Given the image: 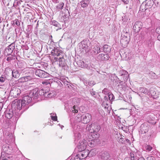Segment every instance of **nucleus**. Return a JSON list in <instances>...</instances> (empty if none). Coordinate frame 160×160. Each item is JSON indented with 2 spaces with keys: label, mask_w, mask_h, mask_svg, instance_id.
<instances>
[{
  "label": "nucleus",
  "mask_w": 160,
  "mask_h": 160,
  "mask_svg": "<svg viewBox=\"0 0 160 160\" xmlns=\"http://www.w3.org/2000/svg\"><path fill=\"white\" fill-rule=\"evenodd\" d=\"M123 56H125L126 59H130L133 58V55L131 52H125Z\"/></svg>",
  "instance_id": "24"
},
{
  "label": "nucleus",
  "mask_w": 160,
  "mask_h": 160,
  "mask_svg": "<svg viewBox=\"0 0 160 160\" xmlns=\"http://www.w3.org/2000/svg\"><path fill=\"white\" fill-rule=\"evenodd\" d=\"M102 158L103 159H107L109 157V156L107 152H104L102 154Z\"/></svg>",
  "instance_id": "38"
},
{
  "label": "nucleus",
  "mask_w": 160,
  "mask_h": 160,
  "mask_svg": "<svg viewBox=\"0 0 160 160\" xmlns=\"http://www.w3.org/2000/svg\"><path fill=\"white\" fill-rule=\"evenodd\" d=\"M147 160H155V158L153 157H148L147 158Z\"/></svg>",
  "instance_id": "53"
},
{
  "label": "nucleus",
  "mask_w": 160,
  "mask_h": 160,
  "mask_svg": "<svg viewBox=\"0 0 160 160\" xmlns=\"http://www.w3.org/2000/svg\"><path fill=\"white\" fill-rule=\"evenodd\" d=\"M109 92H108V90L107 88H104L102 91V93L104 94H108V93H109Z\"/></svg>",
  "instance_id": "47"
},
{
  "label": "nucleus",
  "mask_w": 160,
  "mask_h": 160,
  "mask_svg": "<svg viewBox=\"0 0 160 160\" xmlns=\"http://www.w3.org/2000/svg\"><path fill=\"white\" fill-rule=\"evenodd\" d=\"M81 3V6L83 8L87 7L89 3L88 0H83L82 1Z\"/></svg>",
  "instance_id": "29"
},
{
  "label": "nucleus",
  "mask_w": 160,
  "mask_h": 160,
  "mask_svg": "<svg viewBox=\"0 0 160 160\" xmlns=\"http://www.w3.org/2000/svg\"><path fill=\"white\" fill-rule=\"evenodd\" d=\"M79 152L78 154L79 156L80 159H83L87 157L88 155V150H85L82 151H79Z\"/></svg>",
  "instance_id": "12"
},
{
  "label": "nucleus",
  "mask_w": 160,
  "mask_h": 160,
  "mask_svg": "<svg viewBox=\"0 0 160 160\" xmlns=\"http://www.w3.org/2000/svg\"><path fill=\"white\" fill-rule=\"evenodd\" d=\"M6 117L8 119H11L13 117V113L12 111L7 110L5 112Z\"/></svg>",
  "instance_id": "19"
},
{
  "label": "nucleus",
  "mask_w": 160,
  "mask_h": 160,
  "mask_svg": "<svg viewBox=\"0 0 160 160\" xmlns=\"http://www.w3.org/2000/svg\"><path fill=\"white\" fill-rule=\"evenodd\" d=\"M103 49L104 52L106 53L110 52L111 51L110 47L107 45H104Z\"/></svg>",
  "instance_id": "26"
},
{
  "label": "nucleus",
  "mask_w": 160,
  "mask_h": 160,
  "mask_svg": "<svg viewBox=\"0 0 160 160\" xmlns=\"http://www.w3.org/2000/svg\"><path fill=\"white\" fill-rule=\"evenodd\" d=\"M150 77L152 79H156L157 78V76L156 74L153 72H151L149 74Z\"/></svg>",
  "instance_id": "41"
},
{
  "label": "nucleus",
  "mask_w": 160,
  "mask_h": 160,
  "mask_svg": "<svg viewBox=\"0 0 160 160\" xmlns=\"http://www.w3.org/2000/svg\"><path fill=\"white\" fill-rule=\"evenodd\" d=\"M20 90L18 88L13 87L12 88L10 92V95L13 97H17L20 93Z\"/></svg>",
  "instance_id": "10"
},
{
  "label": "nucleus",
  "mask_w": 160,
  "mask_h": 160,
  "mask_svg": "<svg viewBox=\"0 0 160 160\" xmlns=\"http://www.w3.org/2000/svg\"><path fill=\"white\" fill-rule=\"evenodd\" d=\"M142 22L138 21L135 22L133 27V29L135 32H138L142 28Z\"/></svg>",
  "instance_id": "14"
},
{
  "label": "nucleus",
  "mask_w": 160,
  "mask_h": 160,
  "mask_svg": "<svg viewBox=\"0 0 160 160\" xmlns=\"http://www.w3.org/2000/svg\"><path fill=\"white\" fill-rule=\"evenodd\" d=\"M131 160H138L139 158L138 156V152H132L130 153Z\"/></svg>",
  "instance_id": "17"
},
{
  "label": "nucleus",
  "mask_w": 160,
  "mask_h": 160,
  "mask_svg": "<svg viewBox=\"0 0 160 160\" xmlns=\"http://www.w3.org/2000/svg\"><path fill=\"white\" fill-rule=\"evenodd\" d=\"M15 57L14 56H12L11 55L10 56L8 57L7 58V60L8 61H10L13 59H15Z\"/></svg>",
  "instance_id": "42"
},
{
  "label": "nucleus",
  "mask_w": 160,
  "mask_h": 160,
  "mask_svg": "<svg viewBox=\"0 0 160 160\" xmlns=\"http://www.w3.org/2000/svg\"><path fill=\"white\" fill-rule=\"evenodd\" d=\"M122 82V81H121V82H120L118 78H116V79L114 80L113 81V84L116 86H119L120 85H122L121 83Z\"/></svg>",
  "instance_id": "28"
},
{
  "label": "nucleus",
  "mask_w": 160,
  "mask_h": 160,
  "mask_svg": "<svg viewBox=\"0 0 160 160\" xmlns=\"http://www.w3.org/2000/svg\"><path fill=\"white\" fill-rule=\"evenodd\" d=\"M32 79V78L30 76H27L26 77H22L18 79L19 82H26L29 80H30Z\"/></svg>",
  "instance_id": "20"
},
{
  "label": "nucleus",
  "mask_w": 160,
  "mask_h": 160,
  "mask_svg": "<svg viewBox=\"0 0 160 160\" xmlns=\"http://www.w3.org/2000/svg\"><path fill=\"white\" fill-rule=\"evenodd\" d=\"M87 144H88L87 141L84 139L80 140L78 145V150L80 151L84 150Z\"/></svg>",
  "instance_id": "7"
},
{
  "label": "nucleus",
  "mask_w": 160,
  "mask_h": 160,
  "mask_svg": "<svg viewBox=\"0 0 160 160\" xmlns=\"http://www.w3.org/2000/svg\"><path fill=\"white\" fill-rule=\"evenodd\" d=\"M108 97H107V96H105L104 97V101L106 102L107 100L109 101V100H108Z\"/></svg>",
  "instance_id": "59"
},
{
  "label": "nucleus",
  "mask_w": 160,
  "mask_h": 160,
  "mask_svg": "<svg viewBox=\"0 0 160 160\" xmlns=\"http://www.w3.org/2000/svg\"><path fill=\"white\" fill-rule=\"evenodd\" d=\"M149 42H150V44H151L152 45V44H153V42H151L150 41H149Z\"/></svg>",
  "instance_id": "64"
},
{
  "label": "nucleus",
  "mask_w": 160,
  "mask_h": 160,
  "mask_svg": "<svg viewBox=\"0 0 160 160\" xmlns=\"http://www.w3.org/2000/svg\"><path fill=\"white\" fill-rule=\"evenodd\" d=\"M88 156L89 157H91L94 156L96 154L95 150L94 149H92L90 152L88 151Z\"/></svg>",
  "instance_id": "37"
},
{
  "label": "nucleus",
  "mask_w": 160,
  "mask_h": 160,
  "mask_svg": "<svg viewBox=\"0 0 160 160\" xmlns=\"http://www.w3.org/2000/svg\"><path fill=\"white\" fill-rule=\"evenodd\" d=\"M5 80V78L3 77H0V81L1 82H3Z\"/></svg>",
  "instance_id": "55"
},
{
  "label": "nucleus",
  "mask_w": 160,
  "mask_h": 160,
  "mask_svg": "<svg viewBox=\"0 0 160 160\" xmlns=\"http://www.w3.org/2000/svg\"><path fill=\"white\" fill-rule=\"evenodd\" d=\"M144 2V3H146V5L147 7H148V8L151 7L153 2L152 1L150 0H147Z\"/></svg>",
  "instance_id": "31"
},
{
  "label": "nucleus",
  "mask_w": 160,
  "mask_h": 160,
  "mask_svg": "<svg viewBox=\"0 0 160 160\" xmlns=\"http://www.w3.org/2000/svg\"><path fill=\"white\" fill-rule=\"evenodd\" d=\"M38 88H35L30 91L28 96L27 95L25 96H27L29 98V99H31L30 100L31 102L32 98L33 99L37 98L38 96Z\"/></svg>",
  "instance_id": "5"
},
{
  "label": "nucleus",
  "mask_w": 160,
  "mask_h": 160,
  "mask_svg": "<svg viewBox=\"0 0 160 160\" xmlns=\"http://www.w3.org/2000/svg\"><path fill=\"white\" fill-rule=\"evenodd\" d=\"M50 114L51 115V118L53 121H56L57 120V116L56 114L53 113V115H54V116H52V113Z\"/></svg>",
  "instance_id": "44"
},
{
  "label": "nucleus",
  "mask_w": 160,
  "mask_h": 160,
  "mask_svg": "<svg viewBox=\"0 0 160 160\" xmlns=\"http://www.w3.org/2000/svg\"><path fill=\"white\" fill-rule=\"evenodd\" d=\"M35 74L37 76L41 78H47L49 75V74L47 72L41 69L36 70Z\"/></svg>",
  "instance_id": "8"
},
{
  "label": "nucleus",
  "mask_w": 160,
  "mask_h": 160,
  "mask_svg": "<svg viewBox=\"0 0 160 160\" xmlns=\"http://www.w3.org/2000/svg\"><path fill=\"white\" fill-rule=\"evenodd\" d=\"M119 74L121 79H122L124 82H126L129 76L128 72L125 70H121L120 71Z\"/></svg>",
  "instance_id": "11"
},
{
  "label": "nucleus",
  "mask_w": 160,
  "mask_h": 160,
  "mask_svg": "<svg viewBox=\"0 0 160 160\" xmlns=\"http://www.w3.org/2000/svg\"><path fill=\"white\" fill-rule=\"evenodd\" d=\"M47 93V92H46L43 88L41 89L39 91H38V95L39 94L40 96L43 95L45 97H46Z\"/></svg>",
  "instance_id": "25"
},
{
  "label": "nucleus",
  "mask_w": 160,
  "mask_h": 160,
  "mask_svg": "<svg viewBox=\"0 0 160 160\" xmlns=\"http://www.w3.org/2000/svg\"><path fill=\"white\" fill-rule=\"evenodd\" d=\"M139 91L140 92L145 94H148V90L146 88L144 87L140 88Z\"/></svg>",
  "instance_id": "35"
},
{
  "label": "nucleus",
  "mask_w": 160,
  "mask_h": 160,
  "mask_svg": "<svg viewBox=\"0 0 160 160\" xmlns=\"http://www.w3.org/2000/svg\"><path fill=\"white\" fill-rule=\"evenodd\" d=\"M138 160H145L143 158L141 157L139 158Z\"/></svg>",
  "instance_id": "61"
},
{
  "label": "nucleus",
  "mask_w": 160,
  "mask_h": 160,
  "mask_svg": "<svg viewBox=\"0 0 160 160\" xmlns=\"http://www.w3.org/2000/svg\"><path fill=\"white\" fill-rule=\"evenodd\" d=\"M130 40V34L129 32L124 31L122 32L120 40V43L123 47L127 46Z\"/></svg>",
  "instance_id": "3"
},
{
  "label": "nucleus",
  "mask_w": 160,
  "mask_h": 160,
  "mask_svg": "<svg viewBox=\"0 0 160 160\" xmlns=\"http://www.w3.org/2000/svg\"><path fill=\"white\" fill-rule=\"evenodd\" d=\"M7 138L8 139L9 142H12V141L13 140H14V138H13V134L11 133H9V134L8 135V137Z\"/></svg>",
  "instance_id": "34"
},
{
  "label": "nucleus",
  "mask_w": 160,
  "mask_h": 160,
  "mask_svg": "<svg viewBox=\"0 0 160 160\" xmlns=\"http://www.w3.org/2000/svg\"><path fill=\"white\" fill-rule=\"evenodd\" d=\"M122 1L126 4H128L129 2L128 0H121Z\"/></svg>",
  "instance_id": "56"
},
{
  "label": "nucleus",
  "mask_w": 160,
  "mask_h": 160,
  "mask_svg": "<svg viewBox=\"0 0 160 160\" xmlns=\"http://www.w3.org/2000/svg\"><path fill=\"white\" fill-rule=\"evenodd\" d=\"M3 107V103L2 102L0 103V111L2 109Z\"/></svg>",
  "instance_id": "58"
},
{
  "label": "nucleus",
  "mask_w": 160,
  "mask_h": 160,
  "mask_svg": "<svg viewBox=\"0 0 160 160\" xmlns=\"http://www.w3.org/2000/svg\"><path fill=\"white\" fill-rule=\"evenodd\" d=\"M13 24L17 25L18 26H19L20 25V22L18 19H16L13 21Z\"/></svg>",
  "instance_id": "46"
},
{
  "label": "nucleus",
  "mask_w": 160,
  "mask_h": 160,
  "mask_svg": "<svg viewBox=\"0 0 160 160\" xmlns=\"http://www.w3.org/2000/svg\"><path fill=\"white\" fill-rule=\"evenodd\" d=\"M9 70L10 72H12L13 77L15 78H18L19 77V73L17 70H13L12 71L11 69H9Z\"/></svg>",
  "instance_id": "21"
},
{
  "label": "nucleus",
  "mask_w": 160,
  "mask_h": 160,
  "mask_svg": "<svg viewBox=\"0 0 160 160\" xmlns=\"http://www.w3.org/2000/svg\"><path fill=\"white\" fill-rule=\"evenodd\" d=\"M91 115L88 113L83 114L81 116V121L83 123L87 124L92 119Z\"/></svg>",
  "instance_id": "6"
},
{
  "label": "nucleus",
  "mask_w": 160,
  "mask_h": 160,
  "mask_svg": "<svg viewBox=\"0 0 160 160\" xmlns=\"http://www.w3.org/2000/svg\"><path fill=\"white\" fill-rule=\"evenodd\" d=\"M108 97L109 101H111L113 99H114V95L111 92H109L108 94Z\"/></svg>",
  "instance_id": "36"
},
{
  "label": "nucleus",
  "mask_w": 160,
  "mask_h": 160,
  "mask_svg": "<svg viewBox=\"0 0 160 160\" xmlns=\"http://www.w3.org/2000/svg\"><path fill=\"white\" fill-rule=\"evenodd\" d=\"M64 6V3L60 2L56 6V11H60L63 8Z\"/></svg>",
  "instance_id": "23"
},
{
  "label": "nucleus",
  "mask_w": 160,
  "mask_h": 160,
  "mask_svg": "<svg viewBox=\"0 0 160 160\" xmlns=\"http://www.w3.org/2000/svg\"><path fill=\"white\" fill-rule=\"evenodd\" d=\"M92 142H89L88 143V144L89 146H90V147H92Z\"/></svg>",
  "instance_id": "62"
},
{
  "label": "nucleus",
  "mask_w": 160,
  "mask_h": 160,
  "mask_svg": "<svg viewBox=\"0 0 160 160\" xmlns=\"http://www.w3.org/2000/svg\"><path fill=\"white\" fill-rule=\"evenodd\" d=\"M149 125L147 123H144L141 126V131L142 133L147 132L149 130Z\"/></svg>",
  "instance_id": "15"
},
{
  "label": "nucleus",
  "mask_w": 160,
  "mask_h": 160,
  "mask_svg": "<svg viewBox=\"0 0 160 160\" xmlns=\"http://www.w3.org/2000/svg\"><path fill=\"white\" fill-rule=\"evenodd\" d=\"M55 93L54 92L50 91L49 92H48L46 94V97H48V98H51L53 97Z\"/></svg>",
  "instance_id": "39"
},
{
  "label": "nucleus",
  "mask_w": 160,
  "mask_h": 160,
  "mask_svg": "<svg viewBox=\"0 0 160 160\" xmlns=\"http://www.w3.org/2000/svg\"><path fill=\"white\" fill-rule=\"evenodd\" d=\"M145 149L148 151H150L152 148L150 145H146L145 146Z\"/></svg>",
  "instance_id": "43"
},
{
  "label": "nucleus",
  "mask_w": 160,
  "mask_h": 160,
  "mask_svg": "<svg viewBox=\"0 0 160 160\" xmlns=\"http://www.w3.org/2000/svg\"><path fill=\"white\" fill-rule=\"evenodd\" d=\"M81 137V135L79 133H76L75 135V141H77L79 140Z\"/></svg>",
  "instance_id": "40"
},
{
  "label": "nucleus",
  "mask_w": 160,
  "mask_h": 160,
  "mask_svg": "<svg viewBox=\"0 0 160 160\" xmlns=\"http://www.w3.org/2000/svg\"><path fill=\"white\" fill-rule=\"evenodd\" d=\"M160 0H154V3L155 4H157L158 5V2Z\"/></svg>",
  "instance_id": "60"
},
{
  "label": "nucleus",
  "mask_w": 160,
  "mask_h": 160,
  "mask_svg": "<svg viewBox=\"0 0 160 160\" xmlns=\"http://www.w3.org/2000/svg\"><path fill=\"white\" fill-rule=\"evenodd\" d=\"M109 58L108 54L103 53L99 54L97 57L98 60H107L109 59Z\"/></svg>",
  "instance_id": "16"
},
{
  "label": "nucleus",
  "mask_w": 160,
  "mask_h": 160,
  "mask_svg": "<svg viewBox=\"0 0 160 160\" xmlns=\"http://www.w3.org/2000/svg\"><path fill=\"white\" fill-rule=\"evenodd\" d=\"M95 132V133L93 132L90 135L91 137H92V138H91V141L97 140L99 137V134L98 133L96 132ZM90 139H91V138H90Z\"/></svg>",
  "instance_id": "22"
},
{
  "label": "nucleus",
  "mask_w": 160,
  "mask_h": 160,
  "mask_svg": "<svg viewBox=\"0 0 160 160\" xmlns=\"http://www.w3.org/2000/svg\"><path fill=\"white\" fill-rule=\"evenodd\" d=\"M19 117L20 115L19 113L15 114L14 116H13L12 122L14 123L16 122Z\"/></svg>",
  "instance_id": "33"
},
{
  "label": "nucleus",
  "mask_w": 160,
  "mask_h": 160,
  "mask_svg": "<svg viewBox=\"0 0 160 160\" xmlns=\"http://www.w3.org/2000/svg\"><path fill=\"white\" fill-rule=\"evenodd\" d=\"M51 53L52 55L53 56L54 62H59L60 66L62 67L65 65V59L63 57V54L60 50L54 48L52 50Z\"/></svg>",
  "instance_id": "1"
},
{
  "label": "nucleus",
  "mask_w": 160,
  "mask_h": 160,
  "mask_svg": "<svg viewBox=\"0 0 160 160\" xmlns=\"http://www.w3.org/2000/svg\"><path fill=\"white\" fill-rule=\"evenodd\" d=\"M157 38L158 40L160 41V34L158 36Z\"/></svg>",
  "instance_id": "63"
},
{
  "label": "nucleus",
  "mask_w": 160,
  "mask_h": 160,
  "mask_svg": "<svg viewBox=\"0 0 160 160\" xmlns=\"http://www.w3.org/2000/svg\"><path fill=\"white\" fill-rule=\"evenodd\" d=\"M15 45L14 43H12L9 45L5 50V52L8 55H10L15 49Z\"/></svg>",
  "instance_id": "13"
},
{
  "label": "nucleus",
  "mask_w": 160,
  "mask_h": 160,
  "mask_svg": "<svg viewBox=\"0 0 160 160\" xmlns=\"http://www.w3.org/2000/svg\"><path fill=\"white\" fill-rule=\"evenodd\" d=\"M29 99V98L27 96L24 97L22 100L16 99L12 102V107L15 110L17 109L20 110L30 102L31 99Z\"/></svg>",
  "instance_id": "2"
},
{
  "label": "nucleus",
  "mask_w": 160,
  "mask_h": 160,
  "mask_svg": "<svg viewBox=\"0 0 160 160\" xmlns=\"http://www.w3.org/2000/svg\"><path fill=\"white\" fill-rule=\"evenodd\" d=\"M109 101L108 100L106 102L104 101L102 104V106L105 108H108L109 107Z\"/></svg>",
  "instance_id": "32"
},
{
  "label": "nucleus",
  "mask_w": 160,
  "mask_h": 160,
  "mask_svg": "<svg viewBox=\"0 0 160 160\" xmlns=\"http://www.w3.org/2000/svg\"><path fill=\"white\" fill-rule=\"evenodd\" d=\"M74 160H80L81 159H80L79 158V156L78 155V154H77L74 158Z\"/></svg>",
  "instance_id": "52"
},
{
  "label": "nucleus",
  "mask_w": 160,
  "mask_h": 160,
  "mask_svg": "<svg viewBox=\"0 0 160 160\" xmlns=\"http://www.w3.org/2000/svg\"><path fill=\"white\" fill-rule=\"evenodd\" d=\"M156 32L159 35L160 34V27L157 28L156 29Z\"/></svg>",
  "instance_id": "54"
},
{
  "label": "nucleus",
  "mask_w": 160,
  "mask_h": 160,
  "mask_svg": "<svg viewBox=\"0 0 160 160\" xmlns=\"http://www.w3.org/2000/svg\"><path fill=\"white\" fill-rule=\"evenodd\" d=\"M87 129L91 133L94 132H98L100 129V127L97 123H93L87 127Z\"/></svg>",
  "instance_id": "4"
},
{
  "label": "nucleus",
  "mask_w": 160,
  "mask_h": 160,
  "mask_svg": "<svg viewBox=\"0 0 160 160\" xmlns=\"http://www.w3.org/2000/svg\"><path fill=\"white\" fill-rule=\"evenodd\" d=\"M42 84H43L48 85V83L49 84L48 82L47 81H43L42 82Z\"/></svg>",
  "instance_id": "57"
},
{
  "label": "nucleus",
  "mask_w": 160,
  "mask_h": 160,
  "mask_svg": "<svg viewBox=\"0 0 160 160\" xmlns=\"http://www.w3.org/2000/svg\"><path fill=\"white\" fill-rule=\"evenodd\" d=\"M81 63V65H80V67L82 68H87L88 65L87 64H85L84 62L82 61L80 62Z\"/></svg>",
  "instance_id": "45"
},
{
  "label": "nucleus",
  "mask_w": 160,
  "mask_h": 160,
  "mask_svg": "<svg viewBox=\"0 0 160 160\" xmlns=\"http://www.w3.org/2000/svg\"><path fill=\"white\" fill-rule=\"evenodd\" d=\"M153 88H151L150 89L149 93L152 96H154V94L155 93H154V91L153 92Z\"/></svg>",
  "instance_id": "49"
},
{
  "label": "nucleus",
  "mask_w": 160,
  "mask_h": 160,
  "mask_svg": "<svg viewBox=\"0 0 160 160\" xmlns=\"http://www.w3.org/2000/svg\"><path fill=\"white\" fill-rule=\"evenodd\" d=\"M86 42L85 41H82L81 42L82 48V49L85 50V51L88 50V46L86 44Z\"/></svg>",
  "instance_id": "30"
},
{
  "label": "nucleus",
  "mask_w": 160,
  "mask_h": 160,
  "mask_svg": "<svg viewBox=\"0 0 160 160\" xmlns=\"http://www.w3.org/2000/svg\"><path fill=\"white\" fill-rule=\"evenodd\" d=\"M73 110H72V112L73 113H77L78 112V110L76 108V107L75 106H74L73 107Z\"/></svg>",
  "instance_id": "48"
},
{
  "label": "nucleus",
  "mask_w": 160,
  "mask_h": 160,
  "mask_svg": "<svg viewBox=\"0 0 160 160\" xmlns=\"http://www.w3.org/2000/svg\"><path fill=\"white\" fill-rule=\"evenodd\" d=\"M146 3H144V2H143L141 5L140 9V10L141 11H145L148 8V7H147L146 5Z\"/></svg>",
  "instance_id": "27"
},
{
  "label": "nucleus",
  "mask_w": 160,
  "mask_h": 160,
  "mask_svg": "<svg viewBox=\"0 0 160 160\" xmlns=\"http://www.w3.org/2000/svg\"><path fill=\"white\" fill-rule=\"evenodd\" d=\"M90 93L92 96L95 95L96 94L95 92L93 91V89L90 90Z\"/></svg>",
  "instance_id": "50"
},
{
  "label": "nucleus",
  "mask_w": 160,
  "mask_h": 160,
  "mask_svg": "<svg viewBox=\"0 0 160 160\" xmlns=\"http://www.w3.org/2000/svg\"><path fill=\"white\" fill-rule=\"evenodd\" d=\"M101 47L98 44L95 45L93 48V53L94 55H97L101 52Z\"/></svg>",
  "instance_id": "18"
},
{
  "label": "nucleus",
  "mask_w": 160,
  "mask_h": 160,
  "mask_svg": "<svg viewBox=\"0 0 160 160\" xmlns=\"http://www.w3.org/2000/svg\"><path fill=\"white\" fill-rule=\"evenodd\" d=\"M52 24L55 26H57L58 25V22L55 21H52Z\"/></svg>",
  "instance_id": "51"
},
{
  "label": "nucleus",
  "mask_w": 160,
  "mask_h": 160,
  "mask_svg": "<svg viewBox=\"0 0 160 160\" xmlns=\"http://www.w3.org/2000/svg\"><path fill=\"white\" fill-rule=\"evenodd\" d=\"M2 151L7 154H11L13 152L12 148L7 144L3 145L2 146Z\"/></svg>",
  "instance_id": "9"
}]
</instances>
